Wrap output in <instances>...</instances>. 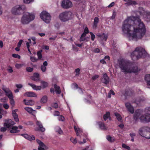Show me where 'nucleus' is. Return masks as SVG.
I'll return each mask as SVG.
<instances>
[{"label": "nucleus", "mask_w": 150, "mask_h": 150, "mask_svg": "<svg viewBox=\"0 0 150 150\" xmlns=\"http://www.w3.org/2000/svg\"><path fill=\"white\" fill-rule=\"evenodd\" d=\"M86 35L84 33H83L79 39L80 41L81 42L84 41H85L86 42L88 41L89 38L88 37H86Z\"/></svg>", "instance_id": "nucleus-20"}, {"label": "nucleus", "mask_w": 150, "mask_h": 150, "mask_svg": "<svg viewBox=\"0 0 150 150\" xmlns=\"http://www.w3.org/2000/svg\"><path fill=\"white\" fill-rule=\"evenodd\" d=\"M35 18V16L34 14L26 12L23 15L21 19V22L23 24H27L33 20Z\"/></svg>", "instance_id": "nucleus-4"}, {"label": "nucleus", "mask_w": 150, "mask_h": 150, "mask_svg": "<svg viewBox=\"0 0 150 150\" xmlns=\"http://www.w3.org/2000/svg\"><path fill=\"white\" fill-rule=\"evenodd\" d=\"M26 95L28 97H36L37 96L36 94L33 92H28L25 93Z\"/></svg>", "instance_id": "nucleus-26"}, {"label": "nucleus", "mask_w": 150, "mask_h": 150, "mask_svg": "<svg viewBox=\"0 0 150 150\" xmlns=\"http://www.w3.org/2000/svg\"><path fill=\"white\" fill-rule=\"evenodd\" d=\"M109 81V78L106 73L103 75V77L101 79V82L105 84H108Z\"/></svg>", "instance_id": "nucleus-12"}, {"label": "nucleus", "mask_w": 150, "mask_h": 150, "mask_svg": "<svg viewBox=\"0 0 150 150\" xmlns=\"http://www.w3.org/2000/svg\"><path fill=\"white\" fill-rule=\"evenodd\" d=\"M30 59L32 62H37L38 60L37 59L33 57H30Z\"/></svg>", "instance_id": "nucleus-39"}, {"label": "nucleus", "mask_w": 150, "mask_h": 150, "mask_svg": "<svg viewBox=\"0 0 150 150\" xmlns=\"http://www.w3.org/2000/svg\"><path fill=\"white\" fill-rule=\"evenodd\" d=\"M52 106L55 108H57L58 107V104L56 103H54L52 104Z\"/></svg>", "instance_id": "nucleus-54"}, {"label": "nucleus", "mask_w": 150, "mask_h": 150, "mask_svg": "<svg viewBox=\"0 0 150 150\" xmlns=\"http://www.w3.org/2000/svg\"><path fill=\"white\" fill-rule=\"evenodd\" d=\"M145 99L144 98H138L135 101V103L137 104H138L144 102V101H145Z\"/></svg>", "instance_id": "nucleus-31"}, {"label": "nucleus", "mask_w": 150, "mask_h": 150, "mask_svg": "<svg viewBox=\"0 0 150 150\" xmlns=\"http://www.w3.org/2000/svg\"><path fill=\"white\" fill-rule=\"evenodd\" d=\"M122 146L123 148L126 149L128 150H130V147L129 146H127L125 144H122Z\"/></svg>", "instance_id": "nucleus-42"}, {"label": "nucleus", "mask_w": 150, "mask_h": 150, "mask_svg": "<svg viewBox=\"0 0 150 150\" xmlns=\"http://www.w3.org/2000/svg\"><path fill=\"white\" fill-rule=\"evenodd\" d=\"M21 135L24 137L25 138L29 140V136L27 134H22Z\"/></svg>", "instance_id": "nucleus-51"}, {"label": "nucleus", "mask_w": 150, "mask_h": 150, "mask_svg": "<svg viewBox=\"0 0 150 150\" xmlns=\"http://www.w3.org/2000/svg\"><path fill=\"white\" fill-rule=\"evenodd\" d=\"M33 70V69L32 67H27L26 68V70L28 72H32Z\"/></svg>", "instance_id": "nucleus-50"}, {"label": "nucleus", "mask_w": 150, "mask_h": 150, "mask_svg": "<svg viewBox=\"0 0 150 150\" xmlns=\"http://www.w3.org/2000/svg\"><path fill=\"white\" fill-rule=\"evenodd\" d=\"M140 115V113L137 111H136L134 114L133 118L134 120L135 123H136L138 120V118Z\"/></svg>", "instance_id": "nucleus-18"}, {"label": "nucleus", "mask_w": 150, "mask_h": 150, "mask_svg": "<svg viewBox=\"0 0 150 150\" xmlns=\"http://www.w3.org/2000/svg\"><path fill=\"white\" fill-rule=\"evenodd\" d=\"M96 35L98 37L99 40L100 41H106L108 37L107 35L104 33H97Z\"/></svg>", "instance_id": "nucleus-13"}, {"label": "nucleus", "mask_w": 150, "mask_h": 150, "mask_svg": "<svg viewBox=\"0 0 150 150\" xmlns=\"http://www.w3.org/2000/svg\"><path fill=\"white\" fill-rule=\"evenodd\" d=\"M36 141L39 145L38 149V150H46L48 149V147L40 140L37 139Z\"/></svg>", "instance_id": "nucleus-10"}, {"label": "nucleus", "mask_w": 150, "mask_h": 150, "mask_svg": "<svg viewBox=\"0 0 150 150\" xmlns=\"http://www.w3.org/2000/svg\"><path fill=\"white\" fill-rule=\"evenodd\" d=\"M28 85L31 86L32 88L36 90H40L41 89V86H36L34 84L31 83H28Z\"/></svg>", "instance_id": "nucleus-21"}, {"label": "nucleus", "mask_w": 150, "mask_h": 150, "mask_svg": "<svg viewBox=\"0 0 150 150\" xmlns=\"http://www.w3.org/2000/svg\"><path fill=\"white\" fill-rule=\"evenodd\" d=\"M42 52V50L38 51L37 52V55L38 57V58L39 59H41L42 58V54L41 52Z\"/></svg>", "instance_id": "nucleus-37"}, {"label": "nucleus", "mask_w": 150, "mask_h": 150, "mask_svg": "<svg viewBox=\"0 0 150 150\" xmlns=\"http://www.w3.org/2000/svg\"><path fill=\"white\" fill-rule=\"evenodd\" d=\"M40 82L42 86L44 88H45L47 86L48 84L47 82L43 81H41Z\"/></svg>", "instance_id": "nucleus-36"}, {"label": "nucleus", "mask_w": 150, "mask_h": 150, "mask_svg": "<svg viewBox=\"0 0 150 150\" xmlns=\"http://www.w3.org/2000/svg\"><path fill=\"white\" fill-rule=\"evenodd\" d=\"M24 109L28 112L30 113H32L34 111H35V110H33L31 108L26 107L24 108Z\"/></svg>", "instance_id": "nucleus-32"}, {"label": "nucleus", "mask_w": 150, "mask_h": 150, "mask_svg": "<svg viewBox=\"0 0 150 150\" xmlns=\"http://www.w3.org/2000/svg\"><path fill=\"white\" fill-rule=\"evenodd\" d=\"M110 113L109 112H107L106 114H105L103 116V119L105 121L110 117Z\"/></svg>", "instance_id": "nucleus-33"}, {"label": "nucleus", "mask_w": 150, "mask_h": 150, "mask_svg": "<svg viewBox=\"0 0 150 150\" xmlns=\"http://www.w3.org/2000/svg\"><path fill=\"white\" fill-rule=\"evenodd\" d=\"M23 42V40H20L18 43L17 46L18 47H21Z\"/></svg>", "instance_id": "nucleus-58"}, {"label": "nucleus", "mask_w": 150, "mask_h": 150, "mask_svg": "<svg viewBox=\"0 0 150 150\" xmlns=\"http://www.w3.org/2000/svg\"><path fill=\"white\" fill-rule=\"evenodd\" d=\"M9 68L7 69V70L10 73H12L13 72V70L12 67H8Z\"/></svg>", "instance_id": "nucleus-46"}, {"label": "nucleus", "mask_w": 150, "mask_h": 150, "mask_svg": "<svg viewBox=\"0 0 150 150\" xmlns=\"http://www.w3.org/2000/svg\"><path fill=\"white\" fill-rule=\"evenodd\" d=\"M147 53L145 50L141 47L136 48L131 54V57L133 60H137L141 57H144L146 56Z\"/></svg>", "instance_id": "nucleus-3"}, {"label": "nucleus", "mask_w": 150, "mask_h": 150, "mask_svg": "<svg viewBox=\"0 0 150 150\" xmlns=\"http://www.w3.org/2000/svg\"><path fill=\"white\" fill-rule=\"evenodd\" d=\"M40 17L45 23H48L50 22L51 17L50 14L45 11L42 12L40 15Z\"/></svg>", "instance_id": "nucleus-8"}, {"label": "nucleus", "mask_w": 150, "mask_h": 150, "mask_svg": "<svg viewBox=\"0 0 150 150\" xmlns=\"http://www.w3.org/2000/svg\"><path fill=\"white\" fill-rule=\"evenodd\" d=\"M98 21L99 19L98 17H96L94 18V22H95V23H98Z\"/></svg>", "instance_id": "nucleus-64"}, {"label": "nucleus", "mask_w": 150, "mask_h": 150, "mask_svg": "<svg viewBox=\"0 0 150 150\" xmlns=\"http://www.w3.org/2000/svg\"><path fill=\"white\" fill-rule=\"evenodd\" d=\"M97 24H98V23H95V22H94L93 25V29H96V27L97 26Z\"/></svg>", "instance_id": "nucleus-62"}, {"label": "nucleus", "mask_w": 150, "mask_h": 150, "mask_svg": "<svg viewBox=\"0 0 150 150\" xmlns=\"http://www.w3.org/2000/svg\"><path fill=\"white\" fill-rule=\"evenodd\" d=\"M17 110V109L13 110L12 112V115L14 119L16 122H18L19 121V120L18 117V116L16 113V111Z\"/></svg>", "instance_id": "nucleus-19"}, {"label": "nucleus", "mask_w": 150, "mask_h": 150, "mask_svg": "<svg viewBox=\"0 0 150 150\" xmlns=\"http://www.w3.org/2000/svg\"><path fill=\"white\" fill-rule=\"evenodd\" d=\"M23 101L25 102V105H33L35 103L34 101L31 100H26L25 99H24Z\"/></svg>", "instance_id": "nucleus-22"}, {"label": "nucleus", "mask_w": 150, "mask_h": 150, "mask_svg": "<svg viewBox=\"0 0 150 150\" xmlns=\"http://www.w3.org/2000/svg\"><path fill=\"white\" fill-rule=\"evenodd\" d=\"M119 64L122 71L125 74L136 72L139 70L137 66H133V64L129 61L121 60L119 62Z\"/></svg>", "instance_id": "nucleus-2"}, {"label": "nucleus", "mask_w": 150, "mask_h": 150, "mask_svg": "<svg viewBox=\"0 0 150 150\" xmlns=\"http://www.w3.org/2000/svg\"><path fill=\"white\" fill-rule=\"evenodd\" d=\"M31 79L35 81H38L39 80V75L38 73H34L33 76L30 77Z\"/></svg>", "instance_id": "nucleus-17"}, {"label": "nucleus", "mask_w": 150, "mask_h": 150, "mask_svg": "<svg viewBox=\"0 0 150 150\" xmlns=\"http://www.w3.org/2000/svg\"><path fill=\"white\" fill-rule=\"evenodd\" d=\"M61 6L64 8H68L72 6V3L69 0H64L62 3Z\"/></svg>", "instance_id": "nucleus-9"}, {"label": "nucleus", "mask_w": 150, "mask_h": 150, "mask_svg": "<svg viewBox=\"0 0 150 150\" xmlns=\"http://www.w3.org/2000/svg\"><path fill=\"white\" fill-rule=\"evenodd\" d=\"M16 87L18 88H21L23 87V85L21 84H17L16 85Z\"/></svg>", "instance_id": "nucleus-59"}, {"label": "nucleus", "mask_w": 150, "mask_h": 150, "mask_svg": "<svg viewBox=\"0 0 150 150\" xmlns=\"http://www.w3.org/2000/svg\"><path fill=\"white\" fill-rule=\"evenodd\" d=\"M41 69L43 72H45L46 69V67L42 65L41 67Z\"/></svg>", "instance_id": "nucleus-57"}, {"label": "nucleus", "mask_w": 150, "mask_h": 150, "mask_svg": "<svg viewBox=\"0 0 150 150\" xmlns=\"http://www.w3.org/2000/svg\"><path fill=\"white\" fill-rule=\"evenodd\" d=\"M146 20L147 22L150 21V12H146Z\"/></svg>", "instance_id": "nucleus-30"}, {"label": "nucleus", "mask_w": 150, "mask_h": 150, "mask_svg": "<svg viewBox=\"0 0 150 150\" xmlns=\"http://www.w3.org/2000/svg\"><path fill=\"white\" fill-rule=\"evenodd\" d=\"M55 91L57 94H59L61 93V91L60 87L55 84L54 85Z\"/></svg>", "instance_id": "nucleus-25"}, {"label": "nucleus", "mask_w": 150, "mask_h": 150, "mask_svg": "<svg viewBox=\"0 0 150 150\" xmlns=\"http://www.w3.org/2000/svg\"><path fill=\"white\" fill-rule=\"evenodd\" d=\"M3 107L6 109H8L9 108L8 105L7 104H3Z\"/></svg>", "instance_id": "nucleus-55"}, {"label": "nucleus", "mask_w": 150, "mask_h": 150, "mask_svg": "<svg viewBox=\"0 0 150 150\" xmlns=\"http://www.w3.org/2000/svg\"><path fill=\"white\" fill-rule=\"evenodd\" d=\"M122 28L123 32L130 40L131 38L136 41L142 39L146 32L145 25L139 16L127 18L124 21Z\"/></svg>", "instance_id": "nucleus-1"}, {"label": "nucleus", "mask_w": 150, "mask_h": 150, "mask_svg": "<svg viewBox=\"0 0 150 150\" xmlns=\"http://www.w3.org/2000/svg\"><path fill=\"white\" fill-rule=\"evenodd\" d=\"M7 128L6 127H2L0 129V131L2 132H5L6 131Z\"/></svg>", "instance_id": "nucleus-60"}, {"label": "nucleus", "mask_w": 150, "mask_h": 150, "mask_svg": "<svg viewBox=\"0 0 150 150\" xmlns=\"http://www.w3.org/2000/svg\"><path fill=\"white\" fill-rule=\"evenodd\" d=\"M115 115L116 117V118L118 121H121L122 120V117L118 113H115Z\"/></svg>", "instance_id": "nucleus-35"}, {"label": "nucleus", "mask_w": 150, "mask_h": 150, "mask_svg": "<svg viewBox=\"0 0 150 150\" xmlns=\"http://www.w3.org/2000/svg\"><path fill=\"white\" fill-rule=\"evenodd\" d=\"M146 113L144 115H141L139 117V119L141 122L143 123L148 122L150 121V120H148L146 118Z\"/></svg>", "instance_id": "nucleus-16"}, {"label": "nucleus", "mask_w": 150, "mask_h": 150, "mask_svg": "<svg viewBox=\"0 0 150 150\" xmlns=\"http://www.w3.org/2000/svg\"><path fill=\"white\" fill-rule=\"evenodd\" d=\"M12 56L15 58H18L19 59H20L21 56L18 54H12Z\"/></svg>", "instance_id": "nucleus-44"}, {"label": "nucleus", "mask_w": 150, "mask_h": 150, "mask_svg": "<svg viewBox=\"0 0 150 150\" xmlns=\"http://www.w3.org/2000/svg\"><path fill=\"white\" fill-rule=\"evenodd\" d=\"M80 69L79 68H77L75 69L76 72V75H79V74Z\"/></svg>", "instance_id": "nucleus-56"}, {"label": "nucleus", "mask_w": 150, "mask_h": 150, "mask_svg": "<svg viewBox=\"0 0 150 150\" xmlns=\"http://www.w3.org/2000/svg\"><path fill=\"white\" fill-rule=\"evenodd\" d=\"M125 106L127 108L128 111L131 113H133L134 112V110L133 106L129 102L125 103Z\"/></svg>", "instance_id": "nucleus-15"}, {"label": "nucleus", "mask_w": 150, "mask_h": 150, "mask_svg": "<svg viewBox=\"0 0 150 150\" xmlns=\"http://www.w3.org/2000/svg\"><path fill=\"white\" fill-rule=\"evenodd\" d=\"M70 140L74 144H75L77 143V141L76 138L74 139L73 138L71 137L70 138Z\"/></svg>", "instance_id": "nucleus-48"}, {"label": "nucleus", "mask_w": 150, "mask_h": 150, "mask_svg": "<svg viewBox=\"0 0 150 150\" xmlns=\"http://www.w3.org/2000/svg\"><path fill=\"white\" fill-rule=\"evenodd\" d=\"M98 125L100 128L101 129L104 130H106V126L104 123L101 122H100L98 123Z\"/></svg>", "instance_id": "nucleus-28"}, {"label": "nucleus", "mask_w": 150, "mask_h": 150, "mask_svg": "<svg viewBox=\"0 0 150 150\" xmlns=\"http://www.w3.org/2000/svg\"><path fill=\"white\" fill-rule=\"evenodd\" d=\"M37 125L39 127L40 130L42 132H44L45 131V129L43 127L42 124L41 122L37 121L36 122Z\"/></svg>", "instance_id": "nucleus-23"}, {"label": "nucleus", "mask_w": 150, "mask_h": 150, "mask_svg": "<svg viewBox=\"0 0 150 150\" xmlns=\"http://www.w3.org/2000/svg\"><path fill=\"white\" fill-rule=\"evenodd\" d=\"M99 77V76L98 75H96L93 76L92 78V79L93 80H95L96 79Z\"/></svg>", "instance_id": "nucleus-52"}, {"label": "nucleus", "mask_w": 150, "mask_h": 150, "mask_svg": "<svg viewBox=\"0 0 150 150\" xmlns=\"http://www.w3.org/2000/svg\"><path fill=\"white\" fill-rule=\"evenodd\" d=\"M47 96H44L41 98L40 102L41 103H45L47 102Z\"/></svg>", "instance_id": "nucleus-29"}, {"label": "nucleus", "mask_w": 150, "mask_h": 150, "mask_svg": "<svg viewBox=\"0 0 150 150\" xmlns=\"http://www.w3.org/2000/svg\"><path fill=\"white\" fill-rule=\"evenodd\" d=\"M58 119L59 121H63L64 120V118L63 116L61 115L58 117Z\"/></svg>", "instance_id": "nucleus-49"}, {"label": "nucleus", "mask_w": 150, "mask_h": 150, "mask_svg": "<svg viewBox=\"0 0 150 150\" xmlns=\"http://www.w3.org/2000/svg\"><path fill=\"white\" fill-rule=\"evenodd\" d=\"M24 2L26 4H29L32 2H33V0H23Z\"/></svg>", "instance_id": "nucleus-53"}, {"label": "nucleus", "mask_w": 150, "mask_h": 150, "mask_svg": "<svg viewBox=\"0 0 150 150\" xmlns=\"http://www.w3.org/2000/svg\"><path fill=\"white\" fill-rule=\"evenodd\" d=\"M98 21L99 19L98 17H96L94 18V22H95V23H98Z\"/></svg>", "instance_id": "nucleus-63"}, {"label": "nucleus", "mask_w": 150, "mask_h": 150, "mask_svg": "<svg viewBox=\"0 0 150 150\" xmlns=\"http://www.w3.org/2000/svg\"><path fill=\"white\" fill-rule=\"evenodd\" d=\"M2 89L6 93V96H7L9 98L13 97L11 92L8 88L3 87L2 88Z\"/></svg>", "instance_id": "nucleus-14"}, {"label": "nucleus", "mask_w": 150, "mask_h": 150, "mask_svg": "<svg viewBox=\"0 0 150 150\" xmlns=\"http://www.w3.org/2000/svg\"><path fill=\"white\" fill-rule=\"evenodd\" d=\"M73 15L70 11H65L59 14V18L62 22H66L71 19Z\"/></svg>", "instance_id": "nucleus-6"}, {"label": "nucleus", "mask_w": 150, "mask_h": 150, "mask_svg": "<svg viewBox=\"0 0 150 150\" xmlns=\"http://www.w3.org/2000/svg\"><path fill=\"white\" fill-rule=\"evenodd\" d=\"M89 33V31L88 28L87 27H86L84 30V32L83 33H84L85 35H86V34Z\"/></svg>", "instance_id": "nucleus-47"}, {"label": "nucleus", "mask_w": 150, "mask_h": 150, "mask_svg": "<svg viewBox=\"0 0 150 150\" xmlns=\"http://www.w3.org/2000/svg\"><path fill=\"white\" fill-rule=\"evenodd\" d=\"M10 100V103L13 106L15 104V102L13 99V97L9 98Z\"/></svg>", "instance_id": "nucleus-40"}, {"label": "nucleus", "mask_w": 150, "mask_h": 150, "mask_svg": "<svg viewBox=\"0 0 150 150\" xmlns=\"http://www.w3.org/2000/svg\"><path fill=\"white\" fill-rule=\"evenodd\" d=\"M138 132L142 137L150 139V128L146 126L142 127L139 129Z\"/></svg>", "instance_id": "nucleus-5"}, {"label": "nucleus", "mask_w": 150, "mask_h": 150, "mask_svg": "<svg viewBox=\"0 0 150 150\" xmlns=\"http://www.w3.org/2000/svg\"><path fill=\"white\" fill-rule=\"evenodd\" d=\"M145 79L148 85L150 86V74H147L145 76Z\"/></svg>", "instance_id": "nucleus-27"}, {"label": "nucleus", "mask_w": 150, "mask_h": 150, "mask_svg": "<svg viewBox=\"0 0 150 150\" xmlns=\"http://www.w3.org/2000/svg\"><path fill=\"white\" fill-rule=\"evenodd\" d=\"M18 127L16 126L13 127L10 130V133H18L20 132V130L17 129Z\"/></svg>", "instance_id": "nucleus-24"}, {"label": "nucleus", "mask_w": 150, "mask_h": 150, "mask_svg": "<svg viewBox=\"0 0 150 150\" xmlns=\"http://www.w3.org/2000/svg\"><path fill=\"white\" fill-rule=\"evenodd\" d=\"M107 139L110 142H114V139L110 136H108L107 137Z\"/></svg>", "instance_id": "nucleus-38"}, {"label": "nucleus", "mask_w": 150, "mask_h": 150, "mask_svg": "<svg viewBox=\"0 0 150 150\" xmlns=\"http://www.w3.org/2000/svg\"><path fill=\"white\" fill-rule=\"evenodd\" d=\"M145 112L146 114H150V107L146 108L145 109Z\"/></svg>", "instance_id": "nucleus-43"}, {"label": "nucleus", "mask_w": 150, "mask_h": 150, "mask_svg": "<svg viewBox=\"0 0 150 150\" xmlns=\"http://www.w3.org/2000/svg\"><path fill=\"white\" fill-rule=\"evenodd\" d=\"M7 98L6 97H4L1 99V101L2 102L5 103L6 101Z\"/></svg>", "instance_id": "nucleus-61"}, {"label": "nucleus", "mask_w": 150, "mask_h": 150, "mask_svg": "<svg viewBox=\"0 0 150 150\" xmlns=\"http://www.w3.org/2000/svg\"><path fill=\"white\" fill-rule=\"evenodd\" d=\"M90 34L91 35V39L93 41L95 39V35H94V34H93V33H92L91 32H90Z\"/></svg>", "instance_id": "nucleus-45"}, {"label": "nucleus", "mask_w": 150, "mask_h": 150, "mask_svg": "<svg viewBox=\"0 0 150 150\" xmlns=\"http://www.w3.org/2000/svg\"><path fill=\"white\" fill-rule=\"evenodd\" d=\"M15 124V123L14 122L10 119L5 120V122L4 124V127L9 128Z\"/></svg>", "instance_id": "nucleus-11"}, {"label": "nucleus", "mask_w": 150, "mask_h": 150, "mask_svg": "<svg viewBox=\"0 0 150 150\" xmlns=\"http://www.w3.org/2000/svg\"><path fill=\"white\" fill-rule=\"evenodd\" d=\"M24 65L23 64H17L15 65L17 69H19Z\"/></svg>", "instance_id": "nucleus-41"}, {"label": "nucleus", "mask_w": 150, "mask_h": 150, "mask_svg": "<svg viewBox=\"0 0 150 150\" xmlns=\"http://www.w3.org/2000/svg\"><path fill=\"white\" fill-rule=\"evenodd\" d=\"M25 9V7L23 5H18L12 8V13L15 15H19L22 13Z\"/></svg>", "instance_id": "nucleus-7"}, {"label": "nucleus", "mask_w": 150, "mask_h": 150, "mask_svg": "<svg viewBox=\"0 0 150 150\" xmlns=\"http://www.w3.org/2000/svg\"><path fill=\"white\" fill-rule=\"evenodd\" d=\"M55 129L56 132H58L60 134H62L63 133L62 131L61 130L60 128L59 127H56L55 128Z\"/></svg>", "instance_id": "nucleus-34"}]
</instances>
